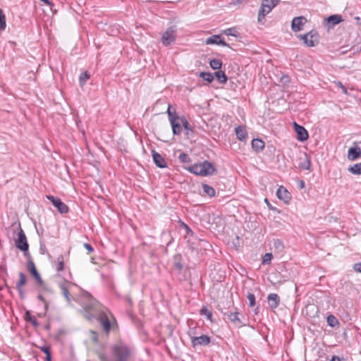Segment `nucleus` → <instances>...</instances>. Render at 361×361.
I'll return each instance as SVG.
<instances>
[{
	"label": "nucleus",
	"instance_id": "f257e3e1",
	"mask_svg": "<svg viewBox=\"0 0 361 361\" xmlns=\"http://www.w3.org/2000/svg\"><path fill=\"white\" fill-rule=\"evenodd\" d=\"M111 353L114 357L112 361H129L133 350L130 345L119 341L112 345Z\"/></svg>",
	"mask_w": 361,
	"mask_h": 361
},
{
	"label": "nucleus",
	"instance_id": "f03ea898",
	"mask_svg": "<svg viewBox=\"0 0 361 361\" xmlns=\"http://www.w3.org/2000/svg\"><path fill=\"white\" fill-rule=\"evenodd\" d=\"M83 298L87 301L82 302V314L85 319L92 321L95 317V314L98 310L99 302L87 292L84 294Z\"/></svg>",
	"mask_w": 361,
	"mask_h": 361
},
{
	"label": "nucleus",
	"instance_id": "7ed1b4c3",
	"mask_svg": "<svg viewBox=\"0 0 361 361\" xmlns=\"http://www.w3.org/2000/svg\"><path fill=\"white\" fill-rule=\"evenodd\" d=\"M188 170L191 173L201 176H211L216 172V169L214 165L208 161H204L199 164H195L190 166Z\"/></svg>",
	"mask_w": 361,
	"mask_h": 361
},
{
	"label": "nucleus",
	"instance_id": "20e7f679",
	"mask_svg": "<svg viewBox=\"0 0 361 361\" xmlns=\"http://www.w3.org/2000/svg\"><path fill=\"white\" fill-rule=\"evenodd\" d=\"M280 0H262L261 6L258 11L257 20L259 23L264 24L265 16L279 3Z\"/></svg>",
	"mask_w": 361,
	"mask_h": 361
},
{
	"label": "nucleus",
	"instance_id": "39448f33",
	"mask_svg": "<svg viewBox=\"0 0 361 361\" xmlns=\"http://www.w3.org/2000/svg\"><path fill=\"white\" fill-rule=\"evenodd\" d=\"M169 120L172 127L173 134L180 135L182 132V128L184 126L185 121H187L185 117H179L176 115V112H169Z\"/></svg>",
	"mask_w": 361,
	"mask_h": 361
},
{
	"label": "nucleus",
	"instance_id": "423d86ee",
	"mask_svg": "<svg viewBox=\"0 0 361 361\" xmlns=\"http://www.w3.org/2000/svg\"><path fill=\"white\" fill-rule=\"evenodd\" d=\"M177 38V27L176 25H172L166 29L163 33L161 41V43L168 47L172 43L175 42Z\"/></svg>",
	"mask_w": 361,
	"mask_h": 361
},
{
	"label": "nucleus",
	"instance_id": "0eeeda50",
	"mask_svg": "<svg viewBox=\"0 0 361 361\" xmlns=\"http://www.w3.org/2000/svg\"><path fill=\"white\" fill-rule=\"evenodd\" d=\"M15 244L18 249L24 252V255L27 258L30 256L28 252L29 245L27 243L25 234L22 228H20L18 233V238L15 240Z\"/></svg>",
	"mask_w": 361,
	"mask_h": 361
},
{
	"label": "nucleus",
	"instance_id": "6e6552de",
	"mask_svg": "<svg viewBox=\"0 0 361 361\" xmlns=\"http://www.w3.org/2000/svg\"><path fill=\"white\" fill-rule=\"evenodd\" d=\"M298 38L303 41V43L310 47H314L319 43V35L316 30H312L305 35H299Z\"/></svg>",
	"mask_w": 361,
	"mask_h": 361
},
{
	"label": "nucleus",
	"instance_id": "1a4fd4ad",
	"mask_svg": "<svg viewBox=\"0 0 361 361\" xmlns=\"http://www.w3.org/2000/svg\"><path fill=\"white\" fill-rule=\"evenodd\" d=\"M97 320L102 326L104 331L106 334H109L111 328L114 326V324L111 322L108 315L104 312H99Z\"/></svg>",
	"mask_w": 361,
	"mask_h": 361
},
{
	"label": "nucleus",
	"instance_id": "9d476101",
	"mask_svg": "<svg viewBox=\"0 0 361 361\" xmlns=\"http://www.w3.org/2000/svg\"><path fill=\"white\" fill-rule=\"evenodd\" d=\"M47 198L52 203V204L57 208L61 214H66L68 212V206L61 201L59 197L52 195H47Z\"/></svg>",
	"mask_w": 361,
	"mask_h": 361
},
{
	"label": "nucleus",
	"instance_id": "9b49d317",
	"mask_svg": "<svg viewBox=\"0 0 361 361\" xmlns=\"http://www.w3.org/2000/svg\"><path fill=\"white\" fill-rule=\"evenodd\" d=\"M27 270L31 273V274L33 276V277L36 279L37 283L39 285V286H42L43 285V281L41 278V276L40 274H39V272L37 271L36 267H35V264L34 263V262L31 259V257L29 256V257H27Z\"/></svg>",
	"mask_w": 361,
	"mask_h": 361
},
{
	"label": "nucleus",
	"instance_id": "f8f14e48",
	"mask_svg": "<svg viewBox=\"0 0 361 361\" xmlns=\"http://www.w3.org/2000/svg\"><path fill=\"white\" fill-rule=\"evenodd\" d=\"M307 22V18L302 16L293 18L291 22L292 30L296 32L303 30V26Z\"/></svg>",
	"mask_w": 361,
	"mask_h": 361
},
{
	"label": "nucleus",
	"instance_id": "ddd939ff",
	"mask_svg": "<svg viewBox=\"0 0 361 361\" xmlns=\"http://www.w3.org/2000/svg\"><path fill=\"white\" fill-rule=\"evenodd\" d=\"M295 131L297 133V139L300 141H305L308 139L309 135L307 130L302 126L293 123Z\"/></svg>",
	"mask_w": 361,
	"mask_h": 361
},
{
	"label": "nucleus",
	"instance_id": "4468645a",
	"mask_svg": "<svg viewBox=\"0 0 361 361\" xmlns=\"http://www.w3.org/2000/svg\"><path fill=\"white\" fill-rule=\"evenodd\" d=\"M276 195L279 200L283 201L285 203H288L291 200L290 193L283 185L279 186L277 189Z\"/></svg>",
	"mask_w": 361,
	"mask_h": 361
},
{
	"label": "nucleus",
	"instance_id": "2eb2a0df",
	"mask_svg": "<svg viewBox=\"0 0 361 361\" xmlns=\"http://www.w3.org/2000/svg\"><path fill=\"white\" fill-rule=\"evenodd\" d=\"M71 285V283L67 281H63L59 283V287L61 290V293L68 302H70L71 300V295L69 293Z\"/></svg>",
	"mask_w": 361,
	"mask_h": 361
},
{
	"label": "nucleus",
	"instance_id": "dca6fc26",
	"mask_svg": "<svg viewBox=\"0 0 361 361\" xmlns=\"http://www.w3.org/2000/svg\"><path fill=\"white\" fill-rule=\"evenodd\" d=\"M210 343V338L207 335H202L192 338L193 347L197 345H207Z\"/></svg>",
	"mask_w": 361,
	"mask_h": 361
},
{
	"label": "nucleus",
	"instance_id": "f3484780",
	"mask_svg": "<svg viewBox=\"0 0 361 361\" xmlns=\"http://www.w3.org/2000/svg\"><path fill=\"white\" fill-rule=\"evenodd\" d=\"M347 157L350 161H355L361 157V148L358 146L350 147L348 151Z\"/></svg>",
	"mask_w": 361,
	"mask_h": 361
},
{
	"label": "nucleus",
	"instance_id": "a211bd4d",
	"mask_svg": "<svg viewBox=\"0 0 361 361\" xmlns=\"http://www.w3.org/2000/svg\"><path fill=\"white\" fill-rule=\"evenodd\" d=\"M152 158L154 164L159 168H166L167 166L166 162L164 157L157 152L152 151Z\"/></svg>",
	"mask_w": 361,
	"mask_h": 361
},
{
	"label": "nucleus",
	"instance_id": "6ab92c4d",
	"mask_svg": "<svg viewBox=\"0 0 361 361\" xmlns=\"http://www.w3.org/2000/svg\"><path fill=\"white\" fill-rule=\"evenodd\" d=\"M269 307L271 310L276 309L280 302V298L276 293H270L267 297Z\"/></svg>",
	"mask_w": 361,
	"mask_h": 361
},
{
	"label": "nucleus",
	"instance_id": "aec40b11",
	"mask_svg": "<svg viewBox=\"0 0 361 361\" xmlns=\"http://www.w3.org/2000/svg\"><path fill=\"white\" fill-rule=\"evenodd\" d=\"M237 138L240 141H244L247 137V132L245 126H238L235 129Z\"/></svg>",
	"mask_w": 361,
	"mask_h": 361
},
{
	"label": "nucleus",
	"instance_id": "412c9836",
	"mask_svg": "<svg viewBox=\"0 0 361 361\" xmlns=\"http://www.w3.org/2000/svg\"><path fill=\"white\" fill-rule=\"evenodd\" d=\"M325 20L328 24H329L332 26L338 25L340 23L343 21L342 16L338 14H334V15L329 16Z\"/></svg>",
	"mask_w": 361,
	"mask_h": 361
},
{
	"label": "nucleus",
	"instance_id": "4be33fe9",
	"mask_svg": "<svg viewBox=\"0 0 361 361\" xmlns=\"http://www.w3.org/2000/svg\"><path fill=\"white\" fill-rule=\"evenodd\" d=\"M251 145L252 149L257 152L262 151L265 147L264 141L259 138L253 139L252 140Z\"/></svg>",
	"mask_w": 361,
	"mask_h": 361
},
{
	"label": "nucleus",
	"instance_id": "5701e85b",
	"mask_svg": "<svg viewBox=\"0 0 361 361\" xmlns=\"http://www.w3.org/2000/svg\"><path fill=\"white\" fill-rule=\"evenodd\" d=\"M224 315H227L228 316V319L231 320V322L233 323H235V324H241V321L240 319H239L238 317V312H221Z\"/></svg>",
	"mask_w": 361,
	"mask_h": 361
},
{
	"label": "nucleus",
	"instance_id": "b1692460",
	"mask_svg": "<svg viewBox=\"0 0 361 361\" xmlns=\"http://www.w3.org/2000/svg\"><path fill=\"white\" fill-rule=\"evenodd\" d=\"M300 169L303 170H310L311 169V161L310 157L307 154H304V159L302 161H301L299 164Z\"/></svg>",
	"mask_w": 361,
	"mask_h": 361
},
{
	"label": "nucleus",
	"instance_id": "393cba45",
	"mask_svg": "<svg viewBox=\"0 0 361 361\" xmlns=\"http://www.w3.org/2000/svg\"><path fill=\"white\" fill-rule=\"evenodd\" d=\"M173 267L178 272H180L183 268V264L181 262L180 255H175L173 258Z\"/></svg>",
	"mask_w": 361,
	"mask_h": 361
},
{
	"label": "nucleus",
	"instance_id": "a878e982",
	"mask_svg": "<svg viewBox=\"0 0 361 361\" xmlns=\"http://www.w3.org/2000/svg\"><path fill=\"white\" fill-rule=\"evenodd\" d=\"M39 349L46 355V361H51V347L49 345H42Z\"/></svg>",
	"mask_w": 361,
	"mask_h": 361
},
{
	"label": "nucleus",
	"instance_id": "bb28decb",
	"mask_svg": "<svg viewBox=\"0 0 361 361\" xmlns=\"http://www.w3.org/2000/svg\"><path fill=\"white\" fill-rule=\"evenodd\" d=\"M326 322L331 327H335L339 325L338 319L333 314H329L326 318Z\"/></svg>",
	"mask_w": 361,
	"mask_h": 361
},
{
	"label": "nucleus",
	"instance_id": "cd10ccee",
	"mask_svg": "<svg viewBox=\"0 0 361 361\" xmlns=\"http://www.w3.org/2000/svg\"><path fill=\"white\" fill-rule=\"evenodd\" d=\"M215 77L219 81L220 83L224 84L226 82L228 78L225 73L222 71H219L214 73Z\"/></svg>",
	"mask_w": 361,
	"mask_h": 361
},
{
	"label": "nucleus",
	"instance_id": "c85d7f7f",
	"mask_svg": "<svg viewBox=\"0 0 361 361\" xmlns=\"http://www.w3.org/2000/svg\"><path fill=\"white\" fill-rule=\"evenodd\" d=\"M348 171L353 174L361 175V162L350 166Z\"/></svg>",
	"mask_w": 361,
	"mask_h": 361
},
{
	"label": "nucleus",
	"instance_id": "c756f323",
	"mask_svg": "<svg viewBox=\"0 0 361 361\" xmlns=\"http://www.w3.org/2000/svg\"><path fill=\"white\" fill-rule=\"evenodd\" d=\"M25 283H26L25 275L24 274L23 272H20L19 273V281L16 283V288L18 289V291H20V288H23V286L25 284Z\"/></svg>",
	"mask_w": 361,
	"mask_h": 361
},
{
	"label": "nucleus",
	"instance_id": "7c9ffc66",
	"mask_svg": "<svg viewBox=\"0 0 361 361\" xmlns=\"http://www.w3.org/2000/svg\"><path fill=\"white\" fill-rule=\"evenodd\" d=\"M203 192L207 194L209 197L215 196V190L209 185L203 184L202 185Z\"/></svg>",
	"mask_w": 361,
	"mask_h": 361
},
{
	"label": "nucleus",
	"instance_id": "2f4dec72",
	"mask_svg": "<svg viewBox=\"0 0 361 361\" xmlns=\"http://www.w3.org/2000/svg\"><path fill=\"white\" fill-rule=\"evenodd\" d=\"M221 39V36L219 35H214L206 39L207 44H219V41Z\"/></svg>",
	"mask_w": 361,
	"mask_h": 361
},
{
	"label": "nucleus",
	"instance_id": "473e14b6",
	"mask_svg": "<svg viewBox=\"0 0 361 361\" xmlns=\"http://www.w3.org/2000/svg\"><path fill=\"white\" fill-rule=\"evenodd\" d=\"M25 319L26 321H30L34 326H37L39 323L36 318L32 316L31 313L29 311H27L25 314Z\"/></svg>",
	"mask_w": 361,
	"mask_h": 361
},
{
	"label": "nucleus",
	"instance_id": "72a5a7b5",
	"mask_svg": "<svg viewBox=\"0 0 361 361\" xmlns=\"http://www.w3.org/2000/svg\"><path fill=\"white\" fill-rule=\"evenodd\" d=\"M200 77L208 82H212L214 80V75L209 72H201Z\"/></svg>",
	"mask_w": 361,
	"mask_h": 361
},
{
	"label": "nucleus",
	"instance_id": "f704fd0d",
	"mask_svg": "<svg viewBox=\"0 0 361 361\" xmlns=\"http://www.w3.org/2000/svg\"><path fill=\"white\" fill-rule=\"evenodd\" d=\"M209 64L214 70H219L222 66V62L219 59H212L210 61Z\"/></svg>",
	"mask_w": 361,
	"mask_h": 361
},
{
	"label": "nucleus",
	"instance_id": "c9c22d12",
	"mask_svg": "<svg viewBox=\"0 0 361 361\" xmlns=\"http://www.w3.org/2000/svg\"><path fill=\"white\" fill-rule=\"evenodd\" d=\"M200 314L202 316L205 315L207 319L212 322V312L209 311L207 307H202V308L200 310Z\"/></svg>",
	"mask_w": 361,
	"mask_h": 361
},
{
	"label": "nucleus",
	"instance_id": "e433bc0d",
	"mask_svg": "<svg viewBox=\"0 0 361 361\" xmlns=\"http://www.w3.org/2000/svg\"><path fill=\"white\" fill-rule=\"evenodd\" d=\"M183 128L185 130V135L188 137H191L193 136L194 131H193L192 128H191L190 123L188 122V121H185Z\"/></svg>",
	"mask_w": 361,
	"mask_h": 361
},
{
	"label": "nucleus",
	"instance_id": "4c0bfd02",
	"mask_svg": "<svg viewBox=\"0 0 361 361\" xmlns=\"http://www.w3.org/2000/svg\"><path fill=\"white\" fill-rule=\"evenodd\" d=\"M89 78H90V75L88 74V73L87 71L82 73L79 77L80 85L81 87L83 86Z\"/></svg>",
	"mask_w": 361,
	"mask_h": 361
},
{
	"label": "nucleus",
	"instance_id": "58836bf2",
	"mask_svg": "<svg viewBox=\"0 0 361 361\" xmlns=\"http://www.w3.org/2000/svg\"><path fill=\"white\" fill-rule=\"evenodd\" d=\"M57 267H56V271L58 272L61 271L63 270L64 268V262H63V256L60 255L57 257Z\"/></svg>",
	"mask_w": 361,
	"mask_h": 361
},
{
	"label": "nucleus",
	"instance_id": "ea45409f",
	"mask_svg": "<svg viewBox=\"0 0 361 361\" xmlns=\"http://www.w3.org/2000/svg\"><path fill=\"white\" fill-rule=\"evenodd\" d=\"M6 18L3 11L0 8V31L6 29Z\"/></svg>",
	"mask_w": 361,
	"mask_h": 361
},
{
	"label": "nucleus",
	"instance_id": "a19ab883",
	"mask_svg": "<svg viewBox=\"0 0 361 361\" xmlns=\"http://www.w3.org/2000/svg\"><path fill=\"white\" fill-rule=\"evenodd\" d=\"M272 258H273V255L271 253H266L263 256L262 263L263 264H271Z\"/></svg>",
	"mask_w": 361,
	"mask_h": 361
},
{
	"label": "nucleus",
	"instance_id": "79ce46f5",
	"mask_svg": "<svg viewBox=\"0 0 361 361\" xmlns=\"http://www.w3.org/2000/svg\"><path fill=\"white\" fill-rule=\"evenodd\" d=\"M178 159L183 163H189L190 161V159L186 153H181L179 155Z\"/></svg>",
	"mask_w": 361,
	"mask_h": 361
},
{
	"label": "nucleus",
	"instance_id": "37998d69",
	"mask_svg": "<svg viewBox=\"0 0 361 361\" xmlns=\"http://www.w3.org/2000/svg\"><path fill=\"white\" fill-rule=\"evenodd\" d=\"M247 300L249 301V305L253 307L255 305V296L253 293H248Z\"/></svg>",
	"mask_w": 361,
	"mask_h": 361
},
{
	"label": "nucleus",
	"instance_id": "c03bdc74",
	"mask_svg": "<svg viewBox=\"0 0 361 361\" xmlns=\"http://www.w3.org/2000/svg\"><path fill=\"white\" fill-rule=\"evenodd\" d=\"M236 31L235 30V28L233 27H231V28H228L226 30H224V33L227 35H231V36H234L235 37L236 36Z\"/></svg>",
	"mask_w": 361,
	"mask_h": 361
},
{
	"label": "nucleus",
	"instance_id": "a18cd8bd",
	"mask_svg": "<svg viewBox=\"0 0 361 361\" xmlns=\"http://www.w3.org/2000/svg\"><path fill=\"white\" fill-rule=\"evenodd\" d=\"M84 247L88 251L89 253L94 251L93 247L89 243H84Z\"/></svg>",
	"mask_w": 361,
	"mask_h": 361
},
{
	"label": "nucleus",
	"instance_id": "49530a36",
	"mask_svg": "<svg viewBox=\"0 0 361 361\" xmlns=\"http://www.w3.org/2000/svg\"><path fill=\"white\" fill-rule=\"evenodd\" d=\"M353 269L355 271L361 273V262L355 263L353 265Z\"/></svg>",
	"mask_w": 361,
	"mask_h": 361
},
{
	"label": "nucleus",
	"instance_id": "de8ad7c7",
	"mask_svg": "<svg viewBox=\"0 0 361 361\" xmlns=\"http://www.w3.org/2000/svg\"><path fill=\"white\" fill-rule=\"evenodd\" d=\"M274 244L276 248H283V243L280 240H274Z\"/></svg>",
	"mask_w": 361,
	"mask_h": 361
},
{
	"label": "nucleus",
	"instance_id": "09e8293b",
	"mask_svg": "<svg viewBox=\"0 0 361 361\" xmlns=\"http://www.w3.org/2000/svg\"><path fill=\"white\" fill-rule=\"evenodd\" d=\"M218 45H221L223 47H227L230 48V45L227 42H226L225 41L222 40L221 38L219 41V44Z\"/></svg>",
	"mask_w": 361,
	"mask_h": 361
},
{
	"label": "nucleus",
	"instance_id": "8fccbe9b",
	"mask_svg": "<svg viewBox=\"0 0 361 361\" xmlns=\"http://www.w3.org/2000/svg\"><path fill=\"white\" fill-rule=\"evenodd\" d=\"M37 298L42 302L45 303V308H47L48 305L46 302L44 298L42 295H38Z\"/></svg>",
	"mask_w": 361,
	"mask_h": 361
},
{
	"label": "nucleus",
	"instance_id": "3c124183",
	"mask_svg": "<svg viewBox=\"0 0 361 361\" xmlns=\"http://www.w3.org/2000/svg\"><path fill=\"white\" fill-rule=\"evenodd\" d=\"M99 360H100L101 361H112V360H109L106 358V355H104V354H100V355H99Z\"/></svg>",
	"mask_w": 361,
	"mask_h": 361
},
{
	"label": "nucleus",
	"instance_id": "603ef678",
	"mask_svg": "<svg viewBox=\"0 0 361 361\" xmlns=\"http://www.w3.org/2000/svg\"><path fill=\"white\" fill-rule=\"evenodd\" d=\"M281 81L283 82H285V83L289 82L288 76H287V75L282 76L281 78Z\"/></svg>",
	"mask_w": 361,
	"mask_h": 361
},
{
	"label": "nucleus",
	"instance_id": "864d4df0",
	"mask_svg": "<svg viewBox=\"0 0 361 361\" xmlns=\"http://www.w3.org/2000/svg\"><path fill=\"white\" fill-rule=\"evenodd\" d=\"M182 225L185 228V230L188 231V233H189V232L192 233V230L190 228V227L186 224L183 222Z\"/></svg>",
	"mask_w": 361,
	"mask_h": 361
},
{
	"label": "nucleus",
	"instance_id": "5fc2aeb1",
	"mask_svg": "<svg viewBox=\"0 0 361 361\" xmlns=\"http://www.w3.org/2000/svg\"><path fill=\"white\" fill-rule=\"evenodd\" d=\"M331 361H341V359L339 357L336 356V355H334L331 359Z\"/></svg>",
	"mask_w": 361,
	"mask_h": 361
},
{
	"label": "nucleus",
	"instance_id": "6e6d98bb",
	"mask_svg": "<svg viewBox=\"0 0 361 361\" xmlns=\"http://www.w3.org/2000/svg\"><path fill=\"white\" fill-rule=\"evenodd\" d=\"M92 334L94 335V337L92 338L94 342H95V343L98 342V336H97V334L95 332H92Z\"/></svg>",
	"mask_w": 361,
	"mask_h": 361
},
{
	"label": "nucleus",
	"instance_id": "4d7b16f0",
	"mask_svg": "<svg viewBox=\"0 0 361 361\" xmlns=\"http://www.w3.org/2000/svg\"><path fill=\"white\" fill-rule=\"evenodd\" d=\"M18 293H19L20 298L23 299L24 298V293H23V288H20V291H18Z\"/></svg>",
	"mask_w": 361,
	"mask_h": 361
},
{
	"label": "nucleus",
	"instance_id": "13d9d810",
	"mask_svg": "<svg viewBox=\"0 0 361 361\" xmlns=\"http://www.w3.org/2000/svg\"><path fill=\"white\" fill-rule=\"evenodd\" d=\"M45 250H46L45 246H44V245H42V244H41V245H40V250H41V252H42V254H44V253Z\"/></svg>",
	"mask_w": 361,
	"mask_h": 361
},
{
	"label": "nucleus",
	"instance_id": "bf43d9fd",
	"mask_svg": "<svg viewBox=\"0 0 361 361\" xmlns=\"http://www.w3.org/2000/svg\"><path fill=\"white\" fill-rule=\"evenodd\" d=\"M299 187L303 188L305 187V183L303 180H300Z\"/></svg>",
	"mask_w": 361,
	"mask_h": 361
},
{
	"label": "nucleus",
	"instance_id": "052dcab7",
	"mask_svg": "<svg viewBox=\"0 0 361 361\" xmlns=\"http://www.w3.org/2000/svg\"><path fill=\"white\" fill-rule=\"evenodd\" d=\"M171 109V106L169 105L168 109H167V114H169V113H174L175 112V111L172 112Z\"/></svg>",
	"mask_w": 361,
	"mask_h": 361
},
{
	"label": "nucleus",
	"instance_id": "680f3d73",
	"mask_svg": "<svg viewBox=\"0 0 361 361\" xmlns=\"http://www.w3.org/2000/svg\"><path fill=\"white\" fill-rule=\"evenodd\" d=\"M113 319H114L115 324L116 325V320H115V319L114 317H113Z\"/></svg>",
	"mask_w": 361,
	"mask_h": 361
},
{
	"label": "nucleus",
	"instance_id": "e2e57ef3",
	"mask_svg": "<svg viewBox=\"0 0 361 361\" xmlns=\"http://www.w3.org/2000/svg\"><path fill=\"white\" fill-rule=\"evenodd\" d=\"M265 203H267L268 202V200L267 198H265Z\"/></svg>",
	"mask_w": 361,
	"mask_h": 361
}]
</instances>
